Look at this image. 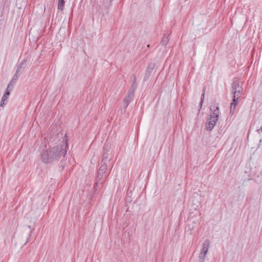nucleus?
<instances>
[{
	"instance_id": "6",
	"label": "nucleus",
	"mask_w": 262,
	"mask_h": 262,
	"mask_svg": "<svg viewBox=\"0 0 262 262\" xmlns=\"http://www.w3.org/2000/svg\"><path fill=\"white\" fill-rule=\"evenodd\" d=\"M107 165L106 163H104L102 164L99 168L98 173V178L100 179L103 176L104 174L105 173L107 170Z\"/></svg>"
},
{
	"instance_id": "16",
	"label": "nucleus",
	"mask_w": 262,
	"mask_h": 262,
	"mask_svg": "<svg viewBox=\"0 0 262 262\" xmlns=\"http://www.w3.org/2000/svg\"><path fill=\"white\" fill-rule=\"evenodd\" d=\"M204 98H205V91H204V92L203 93L202 96H201V101L200 102L201 105L203 102Z\"/></svg>"
},
{
	"instance_id": "9",
	"label": "nucleus",
	"mask_w": 262,
	"mask_h": 262,
	"mask_svg": "<svg viewBox=\"0 0 262 262\" xmlns=\"http://www.w3.org/2000/svg\"><path fill=\"white\" fill-rule=\"evenodd\" d=\"M210 117H212V118L219 119V107H216V109L213 111L212 114L210 116Z\"/></svg>"
},
{
	"instance_id": "5",
	"label": "nucleus",
	"mask_w": 262,
	"mask_h": 262,
	"mask_svg": "<svg viewBox=\"0 0 262 262\" xmlns=\"http://www.w3.org/2000/svg\"><path fill=\"white\" fill-rule=\"evenodd\" d=\"M217 120V119L212 118V117H210L206 125V129L209 131L211 130L214 127Z\"/></svg>"
},
{
	"instance_id": "10",
	"label": "nucleus",
	"mask_w": 262,
	"mask_h": 262,
	"mask_svg": "<svg viewBox=\"0 0 262 262\" xmlns=\"http://www.w3.org/2000/svg\"><path fill=\"white\" fill-rule=\"evenodd\" d=\"M64 0H58L57 8L59 10H63L64 6Z\"/></svg>"
},
{
	"instance_id": "11",
	"label": "nucleus",
	"mask_w": 262,
	"mask_h": 262,
	"mask_svg": "<svg viewBox=\"0 0 262 262\" xmlns=\"http://www.w3.org/2000/svg\"><path fill=\"white\" fill-rule=\"evenodd\" d=\"M169 41L168 35H164L162 39L161 43L163 45H166Z\"/></svg>"
},
{
	"instance_id": "2",
	"label": "nucleus",
	"mask_w": 262,
	"mask_h": 262,
	"mask_svg": "<svg viewBox=\"0 0 262 262\" xmlns=\"http://www.w3.org/2000/svg\"><path fill=\"white\" fill-rule=\"evenodd\" d=\"M210 246V242L209 241H205L203 245L199 254L198 262H204L206 257Z\"/></svg>"
},
{
	"instance_id": "8",
	"label": "nucleus",
	"mask_w": 262,
	"mask_h": 262,
	"mask_svg": "<svg viewBox=\"0 0 262 262\" xmlns=\"http://www.w3.org/2000/svg\"><path fill=\"white\" fill-rule=\"evenodd\" d=\"M9 95V94L8 92H5L4 93V95L2 97V100L1 101V103H0V106L1 107H4L5 106V105L6 104V103H7Z\"/></svg>"
},
{
	"instance_id": "12",
	"label": "nucleus",
	"mask_w": 262,
	"mask_h": 262,
	"mask_svg": "<svg viewBox=\"0 0 262 262\" xmlns=\"http://www.w3.org/2000/svg\"><path fill=\"white\" fill-rule=\"evenodd\" d=\"M13 88V85L11 82H10L7 86V89L5 92H8L10 95V92L12 90Z\"/></svg>"
},
{
	"instance_id": "1",
	"label": "nucleus",
	"mask_w": 262,
	"mask_h": 262,
	"mask_svg": "<svg viewBox=\"0 0 262 262\" xmlns=\"http://www.w3.org/2000/svg\"><path fill=\"white\" fill-rule=\"evenodd\" d=\"M67 143L62 142L60 145L53 147L50 150L45 151L42 154V159L45 163L51 162L54 160L63 157L67 153Z\"/></svg>"
},
{
	"instance_id": "3",
	"label": "nucleus",
	"mask_w": 262,
	"mask_h": 262,
	"mask_svg": "<svg viewBox=\"0 0 262 262\" xmlns=\"http://www.w3.org/2000/svg\"><path fill=\"white\" fill-rule=\"evenodd\" d=\"M241 82L239 80H234L232 84V90L234 97H241L243 93V88Z\"/></svg>"
},
{
	"instance_id": "15",
	"label": "nucleus",
	"mask_w": 262,
	"mask_h": 262,
	"mask_svg": "<svg viewBox=\"0 0 262 262\" xmlns=\"http://www.w3.org/2000/svg\"><path fill=\"white\" fill-rule=\"evenodd\" d=\"M236 106L234 104H231L230 105V113L233 112L235 109Z\"/></svg>"
},
{
	"instance_id": "4",
	"label": "nucleus",
	"mask_w": 262,
	"mask_h": 262,
	"mask_svg": "<svg viewBox=\"0 0 262 262\" xmlns=\"http://www.w3.org/2000/svg\"><path fill=\"white\" fill-rule=\"evenodd\" d=\"M135 92V88H132L128 92L127 96L124 98L123 103L125 108H126L129 102L133 98Z\"/></svg>"
},
{
	"instance_id": "17",
	"label": "nucleus",
	"mask_w": 262,
	"mask_h": 262,
	"mask_svg": "<svg viewBox=\"0 0 262 262\" xmlns=\"http://www.w3.org/2000/svg\"><path fill=\"white\" fill-rule=\"evenodd\" d=\"M260 131H261L262 132V127H260V128L258 129L257 130V132H259Z\"/></svg>"
},
{
	"instance_id": "14",
	"label": "nucleus",
	"mask_w": 262,
	"mask_h": 262,
	"mask_svg": "<svg viewBox=\"0 0 262 262\" xmlns=\"http://www.w3.org/2000/svg\"><path fill=\"white\" fill-rule=\"evenodd\" d=\"M132 81H133V84L132 85V88H134L135 89L136 88V77L133 75V77H132Z\"/></svg>"
},
{
	"instance_id": "13",
	"label": "nucleus",
	"mask_w": 262,
	"mask_h": 262,
	"mask_svg": "<svg viewBox=\"0 0 262 262\" xmlns=\"http://www.w3.org/2000/svg\"><path fill=\"white\" fill-rule=\"evenodd\" d=\"M240 97H234V95H233L232 102L231 104H234L235 106H236L238 103V99Z\"/></svg>"
},
{
	"instance_id": "7",
	"label": "nucleus",
	"mask_w": 262,
	"mask_h": 262,
	"mask_svg": "<svg viewBox=\"0 0 262 262\" xmlns=\"http://www.w3.org/2000/svg\"><path fill=\"white\" fill-rule=\"evenodd\" d=\"M155 63H150L148 64V66L146 69V70L145 76L147 79L150 76L151 72H152V71L154 70V69L155 68Z\"/></svg>"
}]
</instances>
